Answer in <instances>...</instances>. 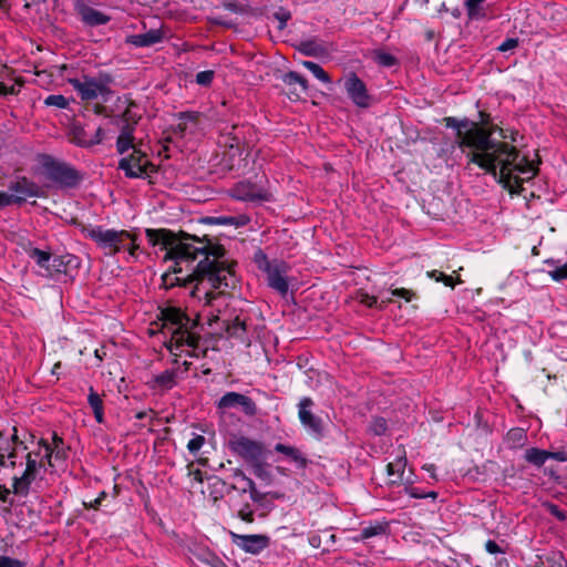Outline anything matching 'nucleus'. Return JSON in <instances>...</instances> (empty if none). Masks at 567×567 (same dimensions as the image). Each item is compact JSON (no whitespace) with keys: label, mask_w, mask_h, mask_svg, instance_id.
<instances>
[{"label":"nucleus","mask_w":567,"mask_h":567,"mask_svg":"<svg viewBox=\"0 0 567 567\" xmlns=\"http://www.w3.org/2000/svg\"><path fill=\"white\" fill-rule=\"evenodd\" d=\"M145 235L152 246L166 251L165 260L174 261L172 269L162 276L166 288L194 284L190 296L204 306L214 307L225 289L235 287L233 265L225 259L221 245L168 229H146Z\"/></svg>","instance_id":"obj_1"},{"label":"nucleus","mask_w":567,"mask_h":567,"mask_svg":"<svg viewBox=\"0 0 567 567\" xmlns=\"http://www.w3.org/2000/svg\"><path fill=\"white\" fill-rule=\"evenodd\" d=\"M444 121L447 127L456 131L455 143L467 159L466 168L478 166L512 193L522 188L519 174L526 175L527 179L536 175L534 164L520 156L516 146L493 138L492 130L467 118L445 117Z\"/></svg>","instance_id":"obj_2"},{"label":"nucleus","mask_w":567,"mask_h":567,"mask_svg":"<svg viewBox=\"0 0 567 567\" xmlns=\"http://www.w3.org/2000/svg\"><path fill=\"white\" fill-rule=\"evenodd\" d=\"M86 237L93 240L105 256H115L122 250H127L128 258L135 259L140 246L136 237L125 229L104 228L103 226L90 227Z\"/></svg>","instance_id":"obj_3"},{"label":"nucleus","mask_w":567,"mask_h":567,"mask_svg":"<svg viewBox=\"0 0 567 567\" xmlns=\"http://www.w3.org/2000/svg\"><path fill=\"white\" fill-rule=\"evenodd\" d=\"M254 262L260 271L266 274L268 286L280 296H287L289 290L287 275L290 269L288 264L280 259L270 260L261 249L255 252Z\"/></svg>","instance_id":"obj_4"},{"label":"nucleus","mask_w":567,"mask_h":567,"mask_svg":"<svg viewBox=\"0 0 567 567\" xmlns=\"http://www.w3.org/2000/svg\"><path fill=\"white\" fill-rule=\"evenodd\" d=\"M229 446L234 453L251 466L255 475L262 476L268 451L261 442L240 435L231 439Z\"/></svg>","instance_id":"obj_5"},{"label":"nucleus","mask_w":567,"mask_h":567,"mask_svg":"<svg viewBox=\"0 0 567 567\" xmlns=\"http://www.w3.org/2000/svg\"><path fill=\"white\" fill-rule=\"evenodd\" d=\"M112 82V76L104 72L99 73L96 76L83 75L69 79V83L83 101H93L101 97L103 102H107L109 96L112 94L110 87Z\"/></svg>","instance_id":"obj_6"},{"label":"nucleus","mask_w":567,"mask_h":567,"mask_svg":"<svg viewBox=\"0 0 567 567\" xmlns=\"http://www.w3.org/2000/svg\"><path fill=\"white\" fill-rule=\"evenodd\" d=\"M130 151H132L131 154L118 161V169L123 171L127 178H143L156 172L155 166L142 151V144L135 145Z\"/></svg>","instance_id":"obj_7"},{"label":"nucleus","mask_w":567,"mask_h":567,"mask_svg":"<svg viewBox=\"0 0 567 567\" xmlns=\"http://www.w3.org/2000/svg\"><path fill=\"white\" fill-rule=\"evenodd\" d=\"M11 194L0 192V208L23 204L29 197L41 196L40 187L27 177H19L8 186Z\"/></svg>","instance_id":"obj_8"},{"label":"nucleus","mask_w":567,"mask_h":567,"mask_svg":"<svg viewBox=\"0 0 567 567\" xmlns=\"http://www.w3.org/2000/svg\"><path fill=\"white\" fill-rule=\"evenodd\" d=\"M43 168L47 177L61 187L72 188L81 181V175L75 168L50 157L43 162Z\"/></svg>","instance_id":"obj_9"},{"label":"nucleus","mask_w":567,"mask_h":567,"mask_svg":"<svg viewBox=\"0 0 567 567\" xmlns=\"http://www.w3.org/2000/svg\"><path fill=\"white\" fill-rule=\"evenodd\" d=\"M343 87L355 106L368 109L371 105L372 96L369 94L364 82L355 73H349L344 78Z\"/></svg>","instance_id":"obj_10"},{"label":"nucleus","mask_w":567,"mask_h":567,"mask_svg":"<svg viewBox=\"0 0 567 567\" xmlns=\"http://www.w3.org/2000/svg\"><path fill=\"white\" fill-rule=\"evenodd\" d=\"M234 198L244 202H268L271 195L260 183L243 181L234 185L230 189Z\"/></svg>","instance_id":"obj_11"},{"label":"nucleus","mask_w":567,"mask_h":567,"mask_svg":"<svg viewBox=\"0 0 567 567\" xmlns=\"http://www.w3.org/2000/svg\"><path fill=\"white\" fill-rule=\"evenodd\" d=\"M235 408H239L247 416L257 414V405L254 400L238 392H227L217 402V409L221 412Z\"/></svg>","instance_id":"obj_12"},{"label":"nucleus","mask_w":567,"mask_h":567,"mask_svg":"<svg viewBox=\"0 0 567 567\" xmlns=\"http://www.w3.org/2000/svg\"><path fill=\"white\" fill-rule=\"evenodd\" d=\"M234 544L244 551L258 555L270 545V538L267 535H238L233 534Z\"/></svg>","instance_id":"obj_13"},{"label":"nucleus","mask_w":567,"mask_h":567,"mask_svg":"<svg viewBox=\"0 0 567 567\" xmlns=\"http://www.w3.org/2000/svg\"><path fill=\"white\" fill-rule=\"evenodd\" d=\"M313 405V402L310 398H303L299 402V419L301 424L313 435L320 437L322 435V423L319 417L313 415L310 411V408Z\"/></svg>","instance_id":"obj_14"},{"label":"nucleus","mask_w":567,"mask_h":567,"mask_svg":"<svg viewBox=\"0 0 567 567\" xmlns=\"http://www.w3.org/2000/svg\"><path fill=\"white\" fill-rule=\"evenodd\" d=\"M118 127L120 134L116 138V152L121 155L127 153L135 145L142 144V141H136L134 133L136 124L130 123H115Z\"/></svg>","instance_id":"obj_15"},{"label":"nucleus","mask_w":567,"mask_h":567,"mask_svg":"<svg viewBox=\"0 0 567 567\" xmlns=\"http://www.w3.org/2000/svg\"><path fill=\"white\" fill-rule=\"evenodd\" d=\"M40 447L44 450L43 458H45V462L49 466H53L52 457L62 461L68 457V449L64 446L62 437L58 436L56 434L53 435V446L41 440Z\"/></svg>","instance_id":"obj_16"},{"label":"nucleus","mask_w":567,"mask_h":567,"mask_svg":"<svg viewBox=\"0 0 567 567\" xmlns=\"http://www.w3.org/2000/svg\"><path fill=\"white\" fill-rule=\"evenodd\" d=\"M76 9L81 20L90 27L103 25L111 20L107 14L86 4H79Z\"/></svg>","instance_id":"obj_17"},{"label":"nucleus","mask_w":567,"mask_h":567,"mask_svg":"<svg viewBox=\"0 0 567 567\" xmlns=\"http://www.w3.org/2000/svg\"><path fill=\"white\" fill-rule=\"evenodd\" d=\"M162 319L165 324H172L175 327L173 331H178L183 328H187L190 323V319L179 308L167 307L162 310Z\"/></svg>","instance_id":"obj_18"},{"label":"nucleus","mask_w":567,"mask_h":567,"mask_svg":"<svg viewBox=\"0 0 567 567\" xmlns=\"http://www.w3.org/2000/svg\"><path fill=\"white\" fill-rule=\"evenodd\" d=\"M27 254L39 267L48 271L51 270V267L58 268L62 265L59 258H52V255L49 251H44L39 248L31 247L27 249Z\"/></svg>","instance_id":"obj_19"},{"label":"nucleus","mask_w":567,"mask_h":567,"mask_svg":"<svg viewBox=\"0 0 567 567\" xmlns=\"http://www.w3.org/2000/svg\"><path fill=\"white\" fill-rule=\"evenodd\" d=\"M163 39V34L159 30L152 29L145 33L132 34L127 37L126 42L137 48L152 47Z\"/></svg>","instance_id":"obj_20"},{"label":"nucleus","mask_w":567,"mask_h":567,"mask_svg":"<svg viewBox=\"0 0 567 567\" xmlns=\"http://www.w3.org/2000/svg\"><path fill=\"white\" fill-rule=\"evenodd\" d=\"M406 455L405 451L403 449L399 450V453L396 454L395 458L386 465V472L390 477H395L391 481L392 484H396L402 480V476L404 474L405 467H406Z\"/></svg>","instance_id":"obj_21"},{"label":"nucleus","mask_w":567,"mask_h":567,"mask_svg":"<svg viewBox=\"0 0 567 567\" xmlns=\"http://www.w3.org/2000/svg\"><path fill=\"white\" fill-rule=\"evenodd\" d=\"M282 82L290 86V93L300 97V94H303L308 91V81L305 76L295 71H289L284 74Z\"/></svg>","instance_id":"obj_22"},{"label":"nucleus","mask_w":567,"mask_h":567,"mask_svg":"<svg viewBox=\"0 0 567 567\" xmlns=\"http://www.w3.org/2000/svg\"><path fill=\"white\" fill-rule=\"evenodd\" d=\"M275 451L284 454L290 462L298 468H305L308 465V460L301 451L295 446L277 443Z\"/></svg>","instance_id":"obj_23"},{"label":"nucleus","mask_w":567,"mask_h":567,"mask_svg":"<svg viewBox=\"0 0 567 567\" xmlns=\"http://www.w3.org/2000/svg\"><path fill=\"white\" fill-rule=\"evenodd\" d=\"M39 473L24 470L21 476H14L12 483V493L18 496H27L30 491V485L37 478Z\"/></svg>","instance_id":"obj_24"},{"label":"nucleus","mask_w":567,"mask_h":567,"mask_svg":"<svg viewBox=\"0 0 567 567\" xmlns=\"http://www.w3.org/2000/svg\"><path fill=\"white\" fill-rule=\"evenodd\" d=\"M177 369H167L153 378V388L159 390H171L177 383Z\"/></svg>","instance_id":"obj_25"},{"label":"nucleus","mask_w":567,"mask_h":567,"mask_svg":"<svg viewBox=\"0 0 567 567\" xmlns=\"http://www.w3.org/2000/svg\"><path fill=\"white\" fill-rule=\"evenodd\" d=\"M225 330L229 338H236L241 342H246L248 340L246 337V322L239 317H236L233 321L227 322Z\"/></svg>","instance_id":"obj_26"},{"label":"nucleus","mask_w":567,"mask_h":567,"mask_svg":"<svg viewBox=\"0 0 567 567\" xmlns=\"http://www.w3.org/2000/svg\"><path fill=\"white\" fill-rule=\"evenodd\" d=\"M386 528H388L386 524L375 523L373 525L363 527L359 534L353 536L352 539H353V542L358 543V542H363L365 539H369V538H372L375 536L385 535Z\"/></svg>","instance_id":"obj_27"},{"label":"nucleus","mask_w":567,"mask_h":567,"mask_svg":"<svg viewBox=\"0 0 567 567\" xmlns=\"http://www.w3.org/2000/svg\"><path fill=\"white\" fill-rule=\"evenodd\" d=\"M172 339L175 340L178 346H187L189 348H196L199 341V338L195 333L190 332L188 327L178 331H173Z\"/></svg>","instance_id":"obj_28"},{"label":"nucleus","mask_w":567,"mask_h":567,"mask_svg":"<svg viewBox=\"0 0 567 567\" xmlns=\"http://www.w3.org/2000/svg\"><path fill=\"white\" fill-rule=\"evenodd\" d=\"M87 402L93 410L96 422L102 423L104 420L103 401L92 386L89 389Z\"/></svg>","instance_id":"obj_29"},{"label":"nucleus","mask_w":567,"mask_h":567,"mask_svg":"<svg viewBox=\"0 0 567 567\" xmlns=\"http://www.w3.org/2000/svg\"><path fill=\"white\" fill-rule=\"evenodd\" d=\"M71 142L81 147H91L90 135L81 125L73 124L70 130Z\"/></svg>","instance_id":"obj_30"},{"label":"nucleus","mask_w":567,"mask_h":567,"mask_svg":"<svg viewBox=\"0 0 567 567\" xmlns=\"http://www.w3.org/2000/svg\"><path fill=\"white\" fill-rule=\"evenodd\" d=\"M126 102L127 106L125 107L123 113L114 120V123H130L137 125L142 115L134 111V109L136 107L135 102L128 100H126Z\"/></svg>","instance_id":"obj_31"},{"label":"nucleus","mask_w":567,"mask_h":567,"mask_svg":"<svg viewBox=\"0 0 567 567\" xmlns=\"http://www.w3.org/2000/svg\"><path fill=\"white\" fill-rule=\"evenodd\" d=\"M485 0H466L465 8L470 20H482L486 17V12L483 8Z\"/></svg>","instance_id":"obj_32"},{"label":"nucleus","mask_w":567,"mask_h":567,"mask_svg":"<svg viewBox=\"0 0 567 567\" xmlns=\"http://www.w3.org/2000/svg\"><path fill=\"white\" fill-rule=\"evenodd\" d=\"M525 460L528 463L539 467L544 465L545 462L548 460V451L540 450L537 447L527 449L525 452Z\"/></svg>","instance_id":"obj_33"},{"label":"nucleus","mask_w":567,"mask_h":567,"mask_svg":"<svg viewBox=\"0 0 567 567\" xmlns=\"http://www.w3.org/2000/svg\"><path fill=\"white\" fill-rule=\"evenodd\" d=\"M299 51L306 56H317L323 52V48L316 40L302 41Z\"/></svg>","instance_id":"obj_34"},{"label":"nucleus","mask_w":567,"mask_h":567,"mask_svg":"<svg viewBox=\"0 0 567 567\" xmlns=\"http://www.w3.org/2000/svg\"><path fill=\"white\" fill-rule=\"evenodd\" d=\"M302 65L308 69L319 81L323 83L331 82L329 74L318 63L312 61H303Z\"/></svg>","instance_id":"obj_35"},{"label":"nucleus","mask_w":567,"mask_h":567,"mask_svg":"<svg viewBox=\"0 0 567 567\" xmlns=\"http://www.w3.org/2000/svg\"><path fill=\"white\" fill-rule=\"evenodd\" d=\"M40 455V451L34 453V452H30L27 454V457H25V470H29V471H33V472H37L39 473L40 470L44 468L45 466V458L42 457L41 461H38V456Z\"/></svg>","instance_id":"obj_36"},{"label":"nucleus","mask_w":567,"mask_h":567,"mask_svg":"<svg viewBox=\"0 0 567 567\" xmlns=\"http://www.w3.org/2000/svg\"><path fill=\"white\" fill-rule=\"evenodd\" d=\"M44 104L47 106H54L58 109H66L69 106V100L61 94H52L45 97Z\"/></svg>","instance_id":"obj_37"},{"label":"nucleus","mask_w":567,"mask_h":567,"mask_svg":"<svg viewBox=\"0 0 567 567\" xmlns=\"http://www.w3.org/2000/svg\"><path fill=\"white\" fill-rule=\"evenodd\" d=\"M199 113L194 111L181 112L177 114V120L186 122V125L197 126Z\"/></svg>","instance_id":"obj_38"},{"label":"nucleus","mask_w":567,"mask_h":567,"mask_svg":"<svg viewBox=\"0 0 567 567\" xmlns=\"http://www.w3.org/2000/svg\"><path fill=\"white\" fill-rule=\"evenodd\" d=\"M203 220L205 224H208V225H224V226L235 225V217H230V216H218V217L209 216V217H205Z\"/></svg>","instance_id":"obj_39"},{"label":"nucleus","mask_w":567,"mask_h":567,"mask_svg":"<svg viewBox=\"0 0 567 567\" xmlns=\"http://www.w3.org/2000/svg\"><path fill=\"white\" fill-rule=\"evenodd\" d=\"M274 18L279 22L278 29L284 30L288 20L291 18V13L285 8H279L276 12H274Z\"/></svg>","instance_id":"obj_40"},{"label":"nucleus","mask_w":567,"mask_h":567,"mask_svg":"<svg viewBox=\"0 0 567 567\" xmlns=\"http://www.w3.org/2000/svg\"><path fill=\"white\" fill-rule=\"evenodd\" d=\"M375 60L380 65L388 68L396 63V59L392 54L382 51L377 52Z\"/></svg>","instance_id":"obj_41"},{"label":"nucleus","mask_w":567,"mask_h":567,"mask_svg":"<svg viewBox=\"0 0 567 567\" xmlns=\"http://www.w3.org/2000/svg\"><path fill=\"white\" fill-rule=\"evenodd\" d=\"M238 517L246 523H252L255 520V511L249 504H246L238 509Z\"/></svg>","instance_id":"obj_42"},{"label":"nucleus","mask_w":567,"mask_h":567,"mask_svg":"<svg viewBox=\"0 0 567 567\" xmlns=\"http://www.w3.org/2000/svg\"><path fill=\"white\" fill-rule=\"evenodd\" d=\"M214 75L215 73L212 70L200 71L196 74V83L203 86H208L213 82Z\"/></svg>","instance_id":"obj_43"},{"label":"nucleus","mask_w":567,"mask_h":567,"mask_svg":"<svg viewBox=\"0 0 567 567\" xmlns=\"http://www.w3.org/2000/svg\"><path fill=\"white\" fill-rule=\"evenodd\" d=\"M16 454L13 452H8V454L2 453V446L0 445V466L2 467H14L16 466Z\"/></svg>","instance_id":"obj_44"},{"label":"nucleus","mask_w":567,"mask_h":567,"mask_svg":"<svg viewBox=\"0 0 567 567\" xmlns=\"http://www.w3.org/2000/svg\"><path fill=\"white\" fill-rule=\"evenodd\" d=\"M205 443V437L202 435L194 436L187 444V449L192 454H196Z\"/></svg>","instance_id":"obj_45"},{"label":"nucleus","mask_w":567,"mask_h":567,"mask_svg":"<svg viewBox=\"0 0 567 567\" xmlns=\"http://www.w3.org/2000/svg\"><path fill=\"white\" fill-rule=\"evenodd\" d=\"M429 276L434 278L436 281H443L445 286L454 287L453 278L442 271L433 270L429 272Z\"/></svg>","instance_id":"obj_46"},{"label":"nucleus","mask_w":567,"mask_h":567,"mask_svg":"<svg viewBox=\"0 0 567 567\" xmlns=\"http://www.w3.org/2000/svg\"><path fill=\"white\" fill-rule=\"evenodd\" d=\"M235 477L239 478L240 482L243 483V492L246 493V492H249L252 487L256 486L255 482L247 477L241 471H237L235 473Z\"/></svg>","instance_id":"obj_47"},{"label":"nucleus","mask_w":567,"mask_h":567,"mask_svg":"<svg viewBox=\"0 0 567 567\" xmlns=\"http://www.w3.org/2000/svg\"><path fill=\"white\" fill-rule=\"evenodd\" d=\"M361 302L370 308H372V307L383 308L386 303L391 302V299L382 300V302L380 305H378L377 297L364 295L361 299Z\"/></svg>","instance_id":"obj_48"},{"label":"nucleus","mask_w":567,"mask_h":567,"mask_svg":"<svg viewBox=\"0 0 567 567\" xmlns=\"http://www.w3.org/2000/svg\"><path fill=\"white\" fill-rule=\"evenodd\" d=\"M371 430L375 435H382L386 431V422L382 417L374 419L371 424Z\"/></svg>","instance_id":"obj_49"},{"label":"nucleus","mask_w":567,"mask_h":567,"mask_svg":"<svg viewBox=\"0 0 567 567\" xmlns=\"http://www.w3.org/2000/svg\"><path fill=\"white\" fill-rule=\"evenodd\" d=\"M0 567H24V564L16 558L0 556Z\"/></svg>","instance_id":"obj_50"},{"label":"nucleus","mask_w":567,"mask_h":567,"mask_svg":"<svg viewBox=\"0 0 567 567\" xmlns=\"http://www.w3.org/2000/svg\"><path fill=\"white\" fill-rule=\"evenodd\" d=\"M550 277L556 281H561L567 278V265L557 267L549 271Z\"/></svg>","instance_id":"obj_51"},{"label":"nucleus","mask_w":567,"mask_h":567,"mask_svg":"<svg viewBox=\"0 0 567 567\" xmlns=\"http://www.w3.org/2000/svg\"><path fill=\"white\" fill-rule=\"evenodd\" d=\"M548 458H553L558 462H566L567 461V444L564 445L558 451H555V452L548 451Z\"/></svg>","instance_id":"obj_52"},{"label":"nucleus","mask_w":567,"mask_h":567,"mask_svg":"<svg viewBox=\"0 0 567 567\" xmlns=\"http://www.w3.org/2000/svg\"><path fill=\"white\" fill-rule=\"evenodd\" d=\"M485 549L488 554H505L506 549L501 547L495 540L488 539L485 543Z\"/></svg>","instance_id":"obj_53"},{"label":"nucleus","mask_w":567,"mask_h":567,"mask_svg":"<svg viewBox=\"0 0 567 567\" xmlns=\"http://www.w3.org/2000/svg\"><path fill=\"white\" fill-rule=\"evenodd\" d=\"M509 440H513V442L517 444H523L526 435L522 429H513L507 434Z\"/></svg>","instance_id":"obj_54"},{"label":"nucleus","mask_w":567,"mask_h":567,"mask_svg":"<svg viewBox=\"0 0 567 567\" xmlns=\"http://www.w3.org/2000/svg\"><path fill=\"white\" fill-rule=\"evenodd\" d=\"M391 295L394 297L403 298L406 301H411L412 297L414 296V293L411 290L405 289V288L393 289V290H391Z\"/></svg>","instance_id":"obj_55"},{"label":"nucleus","mask_w":567,"mask_h":567,"mask_svg":"<svg viewBox=\"0 0 567 567\" xmlns=\"http://www.w3.org/2000/svg\"><path fill=\"white\" fill-rule=\"evenodd\" d=\"M106 492H101L99 494V496L91 501V502H84L83 505L85 508H93V509H97L100 507V505L102 504L103 499L106 497Z\"/></svg>","instance_id":"obj_56"},{"label":"nucleus","mask_w":567,"mask_h":567,"mask_svg":"<svg viewBox=\"0 0 567 567\" xmlns=\"http://www.w3.org/2000/svg\"><path fill=\"white\" fill-rule=\"evenodd\" d=\"M518 45V39H515V38H509V39H506L499 47H498V50L501 52H506V51H509V50H513L515 49L516 47Z\"/></svg>","instance_id":"obj_57"},{"label":"nucleus","mask_w":567,"mask_h":567,"mask_svg":"<svg viewBox=\"0 0 567 567\" xmlns=\"http://www.w3.org/2000/svg\"><path fill=\"white\" fill-rule=\"evenodd\" d=\"M105 136V131L102 127H97L90 140L91 146L102 143Z\"/></svg>","instance_id":"obj_58"},{"label":"nucleus","mask_w":567,"mask_h":567,"mask_svg":"<svg viewBox=\"0 0 567 567\" xmlns=\"http://www.w3.org/2000/svg\"><path fill=\"white\" fill-rule=\"evenodd\" d=\"M19 91L17 85L7 86L4 83L0 82V95H16Z\"/></svg>","instance_id":"obj_59"},{"label":"nucleus","mask_w":567,"mask_h":567,"mask_svg":"<svg viewBox=\"0 0 567 567\" xmlns=\"http://www.w3.org/2000/svg\"><path fill=\"white\" fill-rule=\"evenodd\" d=\"M549 509H550V513L559 520L563 522L567 518L566 513L564 511H561L557 505H550Z\"/></svg>","instance_id":"obj_60"},{"label":"nucleus","mask_w":567,"mask_h":567,"mask_svg":"<svg viewBox=\"0 0 567 567\" xmlns=\"http://www.w3.org/2000/svg\"><path fill=\"white\" fill-rule=\"evenodd\" d=\"M480 116H481V123H482L481 127L492 130V132L494 134L496 131V125L488 126L489 125V116L483 112H480Z\"/></svg>","instance_id":"obj_61"},{"label":"nucleus","mask_w":567,"mask_h":567,"mask_svg":"<svg viewBox=\"0 0 567 567\" xmlns=\"http://www.w3.org/2000/svg\"><path fill=\"white\" fill-rule=\"evenodd\" d=\"M11 441H12V444L14 445L13 447H16V450L18 449V446H22L24 450L27 449L24 443L19 440L16 427H13V434L11 435Z\"/></svg>","instance_id":"obj_62"},{"label":"nucleus","mask_w":567,"mask_h":567,"mask_svg":"<svg viewBox=\"0 0 567 567\" xmlns=\"http://www.w3.org/2000/svg\"><path fill=\"white\" fill-rule=\"evenodd\" d=\"M10 494H11V491L7 487H3L2 489H0V502L12 504V502L9 501Z\"/></svg>","instance_id":"obj_63"},{"label":"nucleus","mask_w":567,"mask_h":567,"mask_svg":"<svg viewBox=\"0 0 567 567\" xmlns=\"http://www.w3.org/2000/svg\"><path fill=\"white\" fill-rule=\"evenodd\" d=\"M249 494H250V498L254 501V502H260L262 499V495L258 492L257 487H252L250 491H249Z\"/></svg>","instance_id":"obj_64"}]
</instances>
